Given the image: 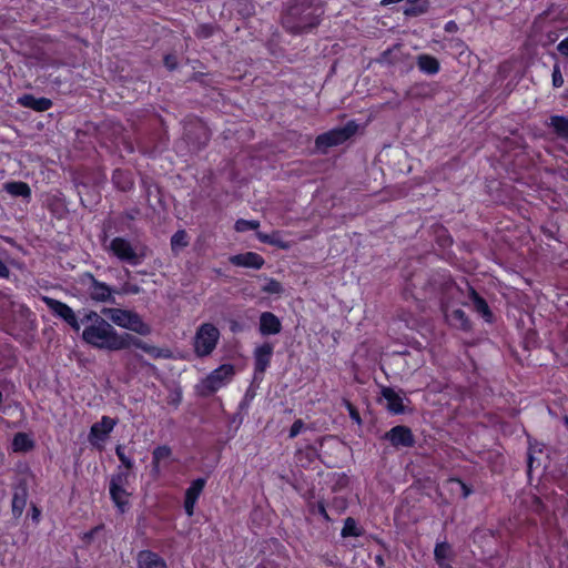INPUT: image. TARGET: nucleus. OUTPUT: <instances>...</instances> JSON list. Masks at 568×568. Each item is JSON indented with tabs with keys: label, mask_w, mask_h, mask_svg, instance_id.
I'll return each instance as SVG.
<instances>
[{
	"label": "nucleus",
	"mask_w": 568,
	"mask_h": 568,
	"mask_svg": "<svg viewBox=\"0 0 568 568\" xmlns=\"http://www.w3.org/2000/svg\"><path fill=\"white\" fill-rule=\"evenodd\" d=\"M323 14L320 0H290L283 4L281 24L291 34H304L320 26Z\"/></svg>",
	"instance_id": "obj_1"
},
{
	"label": "nucleus",
	"mask_w": 568,
	"mask_h": 568,
	"mask_svg": "<svg viewBox=\"0 0 568 568\" xmlns=\"http://www.w3.org/2000/svg\"><path fill=\"white\" fill-rule=\"evenodd\" d=\"M108 251L120 262L132 266L141 264L151 253V250L145 244L140 242L132 243L122 236L112 239Z\"/></svg>",
	"instance_id": "obj_2"
},
{
	"label": "nucleus",
	"mask_w": 568,
	"mask_h": 568,
	"mask_svg": "<svg viewBox=\"0 0 568 568\" xmlns=\"http://www.w3.org/2000/svg\"><path fill=\"white\" fill-rule=\"evenodd\" d=\"M83 342L99 349L116 352L121 346L120 334L106 321L101 325H88L81 335Z\"/></svg>",
	"instance_id": "obj_3"
},
{
	"label": "nucleus",
	"mask_w": 568,
	"mask_h": 568,
	"mask_svg": "<svg viewBox=\"0 0 568 568\" xmlns=\"http://www.w3.org/2000/svg\"><path fill=\"white\" fill-rule=\"evenodd\" d=\"M358 131L356 121L351 120L345 125L334 128L316 136L315 149L321 154H327L328 150L349 141Z\"/></svg>",
	"instance_id": "obj_4"
},
{
	"label": "nucleus",
	"mask_w": 568,
	"mask_h": 568,
	"mask_svg": "<svg viewBox=\"0 0 568 568\" xmlns=\"http://www.w3.org/2000/svg\"><path fill=\"white\" fill-rule=\"evenodd\" d=\"M101 314L122 328H126L143 336L151 333V326L144 323L136 312L115 307H103Z\"/></svg>",
	"instance_id": "obj_5"
},
{
	"label": "nucleus",
	"mask_w": 568,
	"mask_h": 568,
	"mask_svg": "<svg viewBox=\"0 0 568 568\" xmlns=\"http://www.w3.org/2000/svg\"><path fill=\"white\" fill-rule=\"evenodd\" d=\"M220 339V331L212 323L201 324L193 338L194 353L197 357L210 356Z\"/></svg>",
	"instance_id": "obj_6"
},
{
	"label": "nucleus",
	"mask_w": 568,
	"mask_h": 568,
	"mask_svg": "<svg viewBox=\"0 0 568 568\" xmlns=\"http://www.w3.org/2000/svg\"><path fill=\"white\" fill-rule=\"evenodd\" d=\"M79 283L87 287V294L93 302L116 304L113 295L116 290L112 288L104 282L98 281L93 274L89 272L81 274Z\"/></svg>",
	"instance_id": "obj_7"
},
{
	"label": "nucleus",
	"mask_w": 568,
	"mask_h": 568,
	"mask_svg": "<svg viewBox=\"0 0 568 568\" xmlns=\"http://www.w3.org/2000/svg\"><path fill=\"white\" fill-rule=\"evenodd\" d=\"M234 375V366L231 364H223L211 372L204 379H202L199 387L201 396H210L220 389L225 381Z\"/></svg>",
	"instance_id": "obj_8"
},
{
	"label": "nucleus",
	"mask_w": 568,
	"mask_h": 568,
	"mask_svg": "<svg viewBox=\"0 0 568 568\" xmlns=\"http://www.w3.org/2000/svg\"><path fill=\"white\" fill-rule=\"evenodd\" d=\"M184 138L192 151H201L211 140V131L200 120L187 123L184 128Z\"/></svg>",
	"instance_id": "obj_9"
},
{
	"label": "nucleus",
	"mask_w": 568,
	"mask_h": 568,
	"mask_svg": "<svg viewBox=\"0 0 568 568\" xmlns=\"http://www.w3.org/2000/svg\"><path fill=\"white\" fill-rule=\"evenodd\" d=\"M382 440L388 442L395 449L412 448L416 440L412 429L405 425H396L384 433Z\"/></svg>",
	"instance_id": "obj_10"
},
{
	"label": "nucleus",
	"mask_w": 568,
	"mask_h": 568,
	"mask_svg": "<svg viewBox=\"0 0 568 568\" xmlns=\"http://www.w3.org/2000/svg\"><path fill=\"white\" fill-rule=\"evenodd\" d=\"M42 301L54 316L63 320L74 332L80 331V322L69 305L49 296H42Z\"/></svg>",
	"instance_id": "obj_11"
},
{
	"label": "nucleus",
	"mask_w": 568,
	"mask_h": 568,
	"mask_svg": "<svg viewBox=\"0 0 568 568\" xmlns=\"http://www.w3.org/2000/svg\"><path fill=\"white\" fill-rule=\"evenodd\" d=\"M118 420L109 416H103L100 422L94 423L91 426L89 433V440L92 445H95L97 440L104 442L109 434L113 430Z\"/></svg>",
	"instance_id": "obj_12"
},
{
	"label": "nucleus",
	"mask_w": 568,
	"mask_h": 568,
	"mask_svg": "<svg viewBox=\"0 0 568 568\" xmlns=\"http://www.w3.org/2000/svg\"><path fill=\"white\" fill-rule=\"evenodd\" d=\"M274 346L270 342H265L264 344L257 346L254 349L253 357H254V372L255 375L261 374L263 375L267 367L270 366L271 358L273 355Z\"/></svg>",
	"instance_id": "obj_13"
},
{
	"label": "nucleus",
	"mask_w": 568,
	"mask_h": 568,
	"mask_svg": "<svg viewBox=\"0 0 568 568\" xmlns=\"http://www.w3.org/2000/svg\"><path fill=\"white\" fill-rule=\"evenodd\" d=\"M381 394L383 398L387 402L386 408L389 413L394 415H399L406 412L404 400H407L409 403L410 400L408 398L403 397L398 392L388 386L382 387Z\"/></svg>",
	"instance_id": "obj_14"
},
{
	"label": "nucleus",
	"mask_w": 568,
	"mask_h": 568,
	"mask_svg": "<svg viewBox=\"0 0 568 568\" xmlns=\"http://www.w3.org/2000/svg\"><path fill=\"white\" fill-rule=\"evenodd\" d=\"M206 480L204 478H196L194 479L189 488L185 490V497H184V510L187 516H193L194 514V506L196 504L197 498L202 494Z\"/></svg>",
	"instance_id": "obj_15"
},
{
	"label": "nucleus",
	"mask_w": 568,
	"mask_h": 568,
	"mask_svg": "<svg viewBox=\"0 0 568 568\" xmlns=\"http://www.w3.org/2000/svg\"><path fill=\"white\" fill-rule=\"evenodd\" d=\"M229 261L234 266L248 267L254 270L262 268L265 263L264 258L255 252H246L232 255Z\"/></svg>",
	"instance_id": "obj_16"
},
{
	"label": "nucleus",
	"mask_w": 568,
	"mask_h": 568,
	"mask_svg": "<svg viewBox=\"0 0 568 568\" xmlns=\"http://www.w3.org/2000/svg\"><path fill=\"white\" fill-rule=\"evenodd\" d=\"M258 331L263 336L281 333L282 324L280 318L272 312H263L260 316Z\"/></svg>",
	"instance_id": "obj_17"
},
{
	"label": "nucleus",
	"mask_w": 568,
	"mask_h": 568,
	"mask_svg": "<svg viewBox=\"0 0 568 568\" xmlns=\"http://www.w3.org/2000/svg\"><path fill=\"white\" fill-rule=\"evenodd\" d=\"M138 568H168L165 560L152 550H141L136 556Z\"/></svg>",
	"instance_id": "obj_18"
},
{
	"label": "nucleus",
	"mask_w": 568,
	"mask_h": 568,
	"mask_svg": "<svg viewBox=\"0 0 568 568\" xmlns=\"http://www.w3.org/2000/svg\"><path fill=\"white\" fill-rule=\"evenodd\" d=\"M18 103L28 109H32L37 112H43L52 106V101L48 98L41 97L36 98L32 94H23L18 98Z\"/></svg>",
	"instance_id": "obj_19"
},
{
	"label": "nucleus",
	"mask_w": 568,
	"mask_h": 568,
	"mask_svg": "<svg viewBox=\"0 0 568 568\" xmlns=\"http://www.w3.org/2000/svg\"><path fill=\"white\" fill-rule=\"evenodd\" d=\"M469 300L473 304L474 310L481 315V317L488 322L491 323L494 321V314L490 311L487 302L485 298H483L474 287L469 286Z\"/></svg>",
	"instance_id": "obj_20"
},
{
	"label": "nucleus",
	"mask_w": 568,
	"mask_h": 568,
	"mask_svg": "<svg viewBox=\"0 0 568 568\" xmlns=\"http://www.w3.org/2000/svg\"><path fill=\"white\" fill-rule=\"evenodd\" d=\"M445 316L449 325L464 332H468L471 329V323L466 313L462 308H456L453 310L452 312L445 310Z\"/></svg>",
	"instance_id": "obj_21"
},
{
	"label": "nucleus",
	"mask_w": 568,
	"mask_h": 568,
	"mask_svg": "<svg viewBox=\"0 0 568 568\" xmlns=\"http://www.w3.org/2000/svg\"><path fill=\"white\" fill-rule=\"evenodd\" d=\"M28 499V489L24 484H20L14 488L12 496V515L14 518H20Z\"/></svg>",
	"instance_id": "obj_22"
},
{
	"label": "nucleus",
	"mask_w": 568,
	"mask_h": 568,
	"mask_svg": "<svg viewBox=\"0 0 568 568\" xmlns=\"http://www.w3.org/2000/svg\"><path fill=\"white\" fill-rule=\"evenodd\" d=\"M434 557L439 568H453L449 564L453 558V550L448 542L444 541L436 544Z\"/></svg>",
	"instance_id": "obj_23"
},
{
	"label": "nucleus",
	"mask_w": 568,
	"mask_h": 568,
	"mask_svg": "<svg viewBox=\"0 0 568 568\" xmlns=\"http://www.w3.org/2000/svg\"><path fill=\"white\" fill-rule=\"evenodd\" d=\"M416 63L418 69L429 75L436 74L439 69L440 64L437 58L430 55V54H419L416 58Z\"/></svg>",
	"instance_id": "obj_24"
},
{
	"label": "nucleus",
	"mask_w": 568,
	"mask_h": 568,
	"mask_svg": "<svg viewBox=\"0 0 568 568\" xmlns=\"http://www.w3.org/2000/svg\"><path fill=\"white\" fill-rule=\"evenodd\" d=\"M3 190L14 197L29 200L31 197V189L28 183L22 181H12L3 184Z\"/></svg>",
	"instance_id": "obj_25"
},
{
	"label": "nucleus",
	"mask_w": 568,
	"mask_h": 568,
	"mask_svg": "<svg viewBox=\"0 0 568 568\" xmlns=\"http://www.w3.org/2000/svg\"><path fill=\"white\" fill-rule=\"evenodd\" d=\"M110 497L118 508L119 513L124 514L129 507V497L130 494L126 491L125 487H110Z\"/></svg>",
	"instance_id": "obj_26"
},
{
	"label": "nucleus",
	"mask_w": 568,
	"mask_h": 568,
	"mask_svg": "<svg viewBox=\"0 0 568 568\" xmlns=\"http://www.w3.org/2000/svg\"><path fill=\"white\" fill-rule=\"evenodd\" d=\"M548 126L554 133L562 140H568V118L564 115H551L549 118Z\"/></svg>",
	"instance_id": "obj_27"
},
{
	"label": "nucleus",
	"mask_w": 568,
	"mask_h": 568,
	"mask_svg": "<svg viewBox=\"0 0 568 568\" xmlns=\"http://www.w3.org/2000/svg\"><path fill=\"white\" fill-rule=\"evenodd\" d=\"M400 49H402L400 43L394 44L392 48L383 51L379 54L377 62L382 63V64H388V65H394V64L398 63L402 60V55H403V53L400 52Z\"/></svg>",
	"instance_id": "obj_28"
},
{
	"label": "nucleus",
	"mask_w": 568,
	"mask_h": 568,
	"mask_svg": "<svg viewBox=\"0 0 568 568\" xmlns=\"http://www.w3.org/2000/svg\"><path fill=\"white\" fill-rule=\"evenodd\" d=\"M112 182L115 187L122 192L130 191L133 186V181L130 178V174L120 169L113 171Z\"/></svg>",
	"instance_id": "obj_29"
},
{
	"label": "nucleus",
	"mask_w": 568,
	"mask_h": 568,
	"mask_svg": "<svg viewBox=\"0 0 568 568\" xmlns=\"http://www.w3.org/2000/svg\"><path fill=\"white\" fill-rule=\"evenodd\" d=\"M364 532L365 530L361 526H358L356 519H354L353 517H347L344 520V526L342 528L341 536L343 538L361 537L364 535Z\"/></svg>",
	"instance_id": "obj_30"
},
{
	"label": "nucleus",
	"mask_w": 568,
	"mask_h": 568,
	"mask_svg": "<svg viewBox=\"0 0 568 568\" xmlns=\"http://www.w3.org/2000/svg\"><path fill=\"white\" fill-rule=\"evenodd\" d=\"M34 447L33 440L26 433H17L12 440L14 452H29Z\"/></svg>",
	"instance_id": "obj_31"
},
{
	"label": "nucleus",
	"mask_w": 568,
	"mask_h": 568,
	"mask_svg": "<svg viewBox=\"0 0 568 568\" xmlns=\"http://www.w3.org/2000/svg\"><path fill=\"white\" fill-rule=\"evenodd\" d=\"M409 6L405 8L404 14L408 17H417L424 14L429 9L428 0H408Z\"/></svg>",
	"instance_id": "obj_32"
},
{
	"label": "nucleus",
	"mask_w": 568,
	"mask_h": 568,
	"mask_svg": "<svg viewBox=\"0 0 568 568\" xmlns=\"http://www.w3.org/2000/svg\"><path fill=\"white\" fill-rule=\"evenodd\" d=\"M119 341L121 342V346L118 347V351L128 349L131 346H134L144 352V347H146V345H148L142 339H140L136 336L129 334V333L120 334Z\"/></svg>",
	"instance_id": "obj_33"
},
{
	"label": "nucleus",
	"mask_w": 568,
	"mask_h": 568,
	"mask_svg": "<svg viewBox=\"0 0 568 568\" xmlns=\"http://www.w3.org/2000/svg\"><path fill=\"white\" fill-rule=\"evenodd\" d=\"M172 455V449L166 446H158L152 453V466L154 471L160 470V462L169 458Z\"/></svg>",
	"instance_id": "obj_34"
},
{
	"label": "nucleus",
	"mask_w": 568,
	"mask_h": 568,
	"mask_svg": "<svg viewBox=\"0 0 568 568\" xmlns=\"http://www.w3.org/2000/svg\"><path fill=\"white\" fill-rule=\"evenodd\" d=\"M256 236L262 243L271 244L284 250L288 248V244L280 239L278 232H273L272 234L257 232Z\"/></svg>",
	"instance_id": "obj_35"
},
{
	"label": "nucleus",
	"mask_w": 568,
	"mask_h": 568,
	"mask_svg": "<svg viewBox=\"0 0 568 568\" xmlns=\"http://www.w3.org/2000/svg\"><path fill=\"white\" fill-rule=\"evenodd\" d=\"M129 484V473L118 467V471L111 476L110 487H125Z\"/></svg>",
	"instance_id": "obj_36"
},
{
	"label": "nucleus",
	"mask_w": 568,
	"mask_h": 568,
	"mask_svg": "<svg viewBox=\"0 0 568 568\" xmlns=\"http://www.w3.org/2000/svg\"><path fill=\"white\" fill-rule=\"evenodd\" d=\"M185 246H187L186 232L184 230H179L171 237V248L174 251L175 248Z\"/></svg>",
	"instance_id": "obj_37"
},
{
	"label": "nucleus",
	"mask_w": 568,
	"mask_h": 568,
	"mask_svg": "<svg viewBox=\"0 0 568 568\" xmlns=\"http://www.w3.org/2000/svg\"><path fill=\"white\" fill-rule=\"evenodd\" d=\"M260 226V222L258 221H255V220H244V219H240L235 222V230L237 232H246V231H250V230H257Z\"/></svg>",
	"instance_id": "obj_38"
},
{
	"label": "nucleus",
	"mask_w": 568,
	"mask_h": 568,
	"mask_svg": "<svg viewBox=\"0 0 568 568\" xmlns=\"http://www.w3.org/2000/svg\"><path fill=\"white\" fill-rule=\"evenodd\" d=\"M310 511L312 514H320L325 521L329 523L332 519L326 511L325 503L324 500H318L316 503H310L308 504Z\"/></svg>",
	"instance_id": "obj_39"
},
{
	"label": "nucleus",
	"mask_w": 568,
	"mask_h": 568,
	"mask_svg": "<svg viewBox=\"0 0 568 568\" xmlns=\"http://www.w3.org/2000/svg\"><path fill=\"white\" fill-rule=\"evenodd\" d=\"M104 322H106V320H104L95 311L85 312L83 317L81 318V323H90L89 325H101Z\"/></svg>",
	"instance_id": "obj_40"
},
{
	"label": "nucleus",
	"mask_w": 568,
	"mask_h": 568,
	"mask_svg": "<svg viewBox=\"0 0 568 568\" xmlns=\"http://www.w3.org/2000/svg\"><path fill=\"white\" fill-rule=\"evenodd\" d=\"M144 352L148 353L149 355L153 356L154 358H170L171 357V352L169 349H163V348H159L156 346H153V345H146V347H144Z\"/></svg>",
	"instance_id": "obj_41"
},
{
	"label": "nucleus",
	"mask_w": 568,
	"mask_h": 568,
	"mask_svg": "<svg viewBox=\"0 0 568 568\" xmlns=\"http://www.w3.org/2000/svg\"><path fill=\"white\" fill-rule=\"evenodd\" d=\"M115 454L126 470H131L133 468V460L129 456H126L124 452V446L118 445L115 447Z\"/></svg>",
	"instance_id": "obj_42"
},
{
	"label": "nucleus",
	"mask_w": 568,
	"mask_h": 568,
	"mask_svg": "<svg viewBox=\"0 0 568 568\" xmlns=\"http://www.w3.org/2000/svg\"><path fill=\"white\" fill-rule=\"evenodd\" d=\"M237 12L243 17H251L254 12V8L248 0H237Z\"/></svg>",
	"instance_id": "obj_43"
},
{
	"label": "nucleus",
	"mask_w": 568,
	"mask_h": 568,
	"mask_svg": "<svg viewBox=\"0 0 568 568\" xmlns=\"http://www.w3.org/2000/svg\"><path fill=\"white\" fill-rule=\"evenodd\" d=\"M262 291L268 294H280L283 287L278 281L271 278Z\"/></svg>",
	"instance_id": "obj_44"
},
{
	"label": "nucleus",
	"mask_w": 568,
	"mask_h": 568,
	"mask_svg": "<svg viewBox=\"0 0 568 568\" xmlns=\"http://www.w3.org/2000/svg\"><path fill=\"white\" fill-rule=\"evenodd\" d=\"M214 33V27L212 24H201L195 31L197 38L207 39Z\"/></svg>",
	"instance_id": "obj_45"
},
{
	"label": "nucleus",
	"mask_w": 568,
	"mask_h": 568,
	"mask_svg": "<svg viewBox=\"0 0 568 568\" xmlns=\"http://www.w3.org/2000/svg\"><path fill=\"white\" fill-rule=\"evenodd\" d=\"M536 453H542V448H537L536 446L530 445L527 454V466L528 473L531 471L534 464L537 462Z\"/></svg>",
	"instance_id": "obj_46"
},
{
	"label": "nucleus",
	"mask_w": 568,
	"mask_h": 568,
	"mask_svg": "<svg viewBox=\"0 0 568 568\" xmlns=\"http://www.w3.org/2000/svg\"><path fill=\"white\" fill-rule=\"evenodd\" d=\"M344 405L347 408L352 420H354L356 424L361 425L362 418H361V415H359V412L357 410V408L347 399H344Z\"/></svg>",
	"instance_id": "obj_47"
},
{
	"label": "nucleus",
	"mask_w": 568,
	"mask_h": 568,
	"mask_svg": "<svg viewBox=\"0 0 568 568\" xmlns=\"http://www.w3.org/2000/svg\"><path fill=\"white\" fill-rule=\"evenodd\" d=\"M449 481L459 486V488H460V496L464 499H466L473 493L471 487L468 486L466 483H464L459 478H450Z\"/></svg>",
	"instance_id": "obj_48"
},
{
	"label": "nucleus",
	"mask_w": 568,
	"mask_h": 568,
	"mask_svg": "<svg viewBox=\"0 0 568 568\" xmlns=\"http://www.w3.org/2000/svg\"><path fill=\"white\" fill-rule=\"evenodd\" d=\"M163 63L169 71H174L179 65L176 55L172 53L164 55Z\"/></svg>",
	"instance_id": "obj_49"
},
{
	"label": "nucleus",
	"mask_w": 568,
	"mask_h": 568,
	"mask_svg": "<svg viewBox=\"0 0 568 568\" xmlns=\"http://www.w3.org/2000/svg\"><path fill=\"white\" fill-rule=\"evenodd\" d=\"M564 84V78L560 71V67L558 63L554 65L552 70V85L555 88H560Z\"/></svg>",
	"instance_id": "obj_50"
},
{
	"label": "nucleus",
	"mask_w": 568,
	"mask_h": 568,
	"mask_svg": "<svg viewBox=\"0 0 568 568\" xmlns=\"http://www.w3.org/2000/svg\"><path fill=\"white\" fill-rule=\"evenodd\" d=\"M305 428L302 419H296L290 428L288 438H295Z\"/></svg>",
	"instance_id": "obj_51"
},
{
	"label": "nucleus",
	"mask_w": 568,
	"mask_h": 568,
	"mask_svg": "<svg viewBox=\"0 0 568 568\" xmlns=\"http://www.w3.org/2000/svg\"><path fill=\"white\" fill-rule=\"evenodd\" d=\"M141 288L136 284L124 283L120 291H116L118 294H139Z\"/></svg>",
	"instance_id": "obj_52"
},
{
	"label": "nucleus",
	"mask_w": 568,
	"mask_h": 568,
	"mask_svg": "<svg viewBox=\"0 0 568 568\" xmlns=\"http://www.w3.org/2000/svg\"><path fill=\"white\" fill-rule=\"evenodd\" d=\"M321 560L327 565V566H332V567H335V566H338L339 565V561H338V558L336 555H328V554H325V555H322L321 556Z\"/></svg>",
	"instance_id": "obj_53"
},
{
	"label": "nucleus",
	"mask_w": 568,
	"mask_h": 568,
	"mask_svg": "<svg viewBox=\"0 0 568 568\" xmlns=\"http://www.w3.org/2000/svg\"><path fill=\"white\" fill-rule=\"evenodd\" d=\"M557 50L562 55L568 57V37L558 43Z\"/></svg>",
	"instance_id": "obj_54"
},
{
	"label": "nucleus",
	"mask_w": 568,
	"mask_h": 568,
	"mask_svg": "<svg viewBox=\"0 0 568 568\" xmlns=\"http://www.w3.org/2000/svg\"><path fill=\"white\" fill-rule=\"evenodd\" d=\"M243 329V326L235 320L230 321V331L232 333H239Z\"/></svg>",
	"instance_id": "obj_55"
},
{
	"label": "nucleus",
	"mask_w": 568,
	"mask_h": 568,
	"mask_svg": "<svg viewBox=\"0 0 568 568\" xmlns=\"http://www.w3.org/2000/svg\"><path fill=\"white\" fill-rule=\"evenodd\" d=\"M9 267L0 260V277L7 278L9 277Z\"/></svg>",
	"instance_id": "obj_56"
},
{
	"label": "nucleus",
	"mask_w": 568,
	"mask_h": 568,
	"mask_svg": "<svg viewBox=\"0 0 568 568\" xmlns=\"http://www.w3.org/2000/svg\"><path fill=\"white\" fill-rule=\"evenodd\" d=\"M306 452H307V458H308V460H313V458H314L315 456H317L316 448H315L314 446H312V445H308V446L306 447Z\"/></svg>",
	"instance_id": "obj_57"
},
{
	"label": "nucleus",
	"mask_w": 568,
	"mask_h": 568,
	"mask_svg": "<svg viewBox=\"0 0 568 568\" xmlns=\"http://www.w3.org/2000/svg\"><path fill=\"white\" fill-rule=\"evenodd\" d=\"M40 509L36 506V505H32V520L38 523L39 521V517H40Z\"/></svg>",
	"instance_id": "obj_58"
},
{
	"label": "nucleus",
	"mask_w": 568,
	"mask_h": 568,
	"mask_svg": "<svg viewBox=\"0 0 568 568\" xmlns=\"http://www.w3.org/2000/svg\"><path fill=\"white\" fill-rule=\"evenodd\" d=\"M334 505L336 507L341 508L342 510L346 508V501L343 498H335L334 499Z\"/></svg>",
	"instance_id": "obj_59"
},
{
	"label": "nucleus",
	"mask_w": 568,
	"mask_h": 568,
	"mask_svg": "<svg viewBox=\"0 0 568 568\" xmlns=\"http://www.w3.org/2000/svg\"><path fill=\"white\" fill-rule=\"evenodd\" d=\"M375 562L379 568L385 566V560L382 555L375 556Z\"/></svg>",
	"instance_id": "obj_60"
},
{
	"label": "nucleus",
	"mask_w": 568,
	"mask_h": 568,
	"mask_svg": "<svg viewBox=\"0 0 568 568\" xmlns=\"http://www.w3.org/2000/svg\"><path fill=\"white\" fill-rule=\"evenodd\" d=\"M204 75H205L204 73L197 72V73L193 74V79L197 80V81H201Z\"/></svg>",
	"instance_id": "obj_61"
},
{
	"label": "nucleus",
	"mask_w": 568,
	"mask_h": 568,
	"mask_svg": "<svg viewBox=\"0 0 568 568\" xmlns=\"http://www.w3.org/2000/svg\"><path fill=\"white\" fill-rule=\"evenodd\" d=\"M455 28H456V24H455V22H453V21H450V22H448V23L446 24V30H447V31H452V30H453V29H455Z\"/></svg>",
	"instance_id": "obj_62"
},
{
	"label": "nucleus",
	"mask_w": 568,
	"mask_h": 568,
	"mask_svg": "<svg viewBox=\"0 0 568 568\" xmlns=\"http://www.w3.org/2000/svg\"><path fill=\"white\" fill-rule=\"evenodd\" d=\"M97 529H98V528H94V529H92L91 531L87 532V534H85V537H87V538H89V539H91V538L93 537V534L95 532V530H97Z\"/></svg>",
	"instance_id": "obj_63"
},
{
	"label": "nucleus",
	"mask_w": 568,
	"mask_h": 568,
	"mask_svg": "<svg viewBox=\"0 0 568 568\" xmlns=\"http://www.w3.org/2000/svg\"><path fill=\"white\" fill-rule=\"evenodd\" d=\"M562 422L566 427H568V416H564Z\"/></svg>",
	"instance_id": "obj_64"
}]
</instances>
